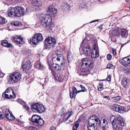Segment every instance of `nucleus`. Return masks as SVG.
I'll return each instance as SVG.
<instances>
[{"label": "nucleus", "instance_id": "nucleus-1", "mask_svg": "<svg viewBox=\"0 0 130 130\" xmlns=\"http://www.w3.org/2000/svg\"><path fill=\"white\" fill-rule=\"evenodd\" d=\"M109 120L114 130H122L125 123L122 117L118 115L112 116L110 117Z\"/></svg>", "mask_w": 130, "mask_h": 130}, {"label": "nucleus", "instance_id": "nucleus-2", "mask_svg": "<svg viewBox=\"0 0 130 130\" xmlns=\"http://www.w3.org/2000/svg\"><path fill=\"white\" fill-rule=\"evenodd\" d=\"M8 11V15L11 17H20L24 15L26 12L23 7L19 6L15 7H9Z\"/></svg>", "mask_w": 130, "mask_h": 130}, {"label": "nucleus", "instance_id": "nucleus-3", "mask_svg": "<svg viewBox=\"0 0 130 130\" xmlns=\"http://www.w3.org/2000/svg\"><path fill=\"white\" fill-rule=\"evenodd\" d=\"M39 19L41 24L45 28L50 26L52 20L51 17L47 14L41 15Z\"/></svg>", "mask_w": 130, "mask_h": 130}, {"label": "nucleus", "instance_id": "nucleus-4", "mask_svg": "<svg viewBox=\"0 0 130 130\" xmlns=\"http://www.w3.org/2000/svg\"><path fill=\"white\" fill-rule=\"evenodd\" d=\"M31 120L33 125L36 126L40 127L44 123L43 119L40 116L36 115L32 116Z\"/></svg>", "mask_w": 130, "mask_h": 130}, {"label": "nucleus", "instance_id": "nucleus-5", "mask_svg": "<svg viewBox=\"0 0 130 130\" xmlns=\"http://www.w3.org/2000/svg\"><path fill=\"white\" fill-rule=\"evenodd\" d=\"M81 66L82 69H84L86 68L92 69L94 66V64L93 62L87 58H85L82 59V60Z\"/></svg>", "mask_w": 130, "mask_h": 130}, {"label": "nucleus", "instance_id": "nucleus-6", "mask_svg": "<svg viewBox=\"0 0 130 130\" xmlns=\"http://www.w3.org/2000/svg\"><path fill=\"white\" fill-rule=\"evenodd\" d=\"M20 78V74L19 72H16L11 74L8 80L9 83L13 84L14 83L18 82Z\"/></svg>", "mask_w": 130, "mask_h": 130}, {"label": "nucleus", "instance_id": "nucleus-7", "mask_svg": "<svg viewBox=\"0 0 130 130\" xmlns=\"http://www.w3.org/2000/svg\"><path fill=\"white\" fill-rule=\"evenodd\" d=\"M52 61L57 63L60 62L62 66L64 65L65 63V59L63 55L61 54H57L53 56Z\"/></svg>", "mask_w": 130, "mask_h": 130}, {"label": "nucleus", "instance_id": "nucleus-8", "mask_svg": "<svg viewBox=\"0 0 130 130\" xmlns=\"http://www.w3.org/2000/svg\"><path fill=\"white\" fill-rule=\"evenodd\" d=\"M56 43V41L53 38H47L45 40L44 46L47 48H52Z\"/></svg>", "mask_w": 130, "mask_h": 130}, {"label": "nucleus", "instance_id": "nucleus-9", "mask_svg": "<svg viewBox=\"0 0 130 130\" xmlns=\"http://www.w3.org/2000/svg\"><path fill=\"white\" fill-rule=\"evenodd\" d=\"M85 40L84 39L83 40L80 47V50L82 49L83 51V53L86 55H88L91 53V49L90 46L87 43H85Z\"/></svg>", "mask_w": 130, "mask_h": 130}, {"label": "nucleus", "instance_id": "nucleus-10", "mask_svg": "<svg viewBox=\"0 0 130 130\" xmlns=\"http://www.w3.org/2000/svg\"><path fill=\"white\" fill-rule=\"evenodd\" d=\"M32 110L34 112H38L41 113L45 110L44 107L42 105L36 104L32 105L31 107Z\"/></svg>", "mask_w": 130, "mask_h": 130}, {"label": "nucleus", "instance_id": "nucleus-11", "mask_svg": "<svg viewBox=\"0 0 130 130\" xmlns=\"http://www.w3.org/2000/svg\"><path fill=\"white\" fill-rule=\"evenodd\" d=\"M99 118L98 117L93 115L91 116L88 119V124L90 125H95V123L96 126L97 122H98Z\"/></svg>", "mask_w": 130, "mask_h": 130}, {"label": "nucleus", "instance_id": "nucleus-12", "mask_svg": "<svg viewBox=\"0 0 130 130\" xmlns=\"http://www.w3.org/2000/svg\"><path fill=\"white\" fill-rule=\"evenodd\" d=\"M51 71L55 79L60 82H62L63 77L62 74L59 73L58 71L55 72L53 70H51Z\"/></svg>", "mask_w": 130, "mask_h": 130}, {"label": "nucleus", "instance_id": "nucleus-13", "mask_svg": "<svg viewBox=\"0 0 130 130\" xmlns=\"http://www.w3.org/2000/svg\"><path fill=\"white\" fill-rule=\"evenodd\" d=\"M112 109L114 111L122 113L125 111L124 107L117 104H115L113 105Z\"/></svg>", "mask_w": 130, "mask_h": 130}, {"label": "nucleus", "instance_id": "nucleus-14", "mask_svg": "<svg viewBox=\"0 0 130 130\" xmlns=\"http://www.w3.org/2000/svg\"><path fill=\"white\" fill-rule=\"evenodd\" d=\"M57 10L55 9L54 6L53 5H51L48 7L46 11L47 14L51 16H54L57 12Z\"/></svg>", "mask_w": 130, "mask_h": 130}, {"label": "nucleus", "instance_id": "nucleus-15", "mask_svg": "<svg viewBox=\"0 0 130 130\" xmlns=\"http://www.w3.org/2000/svg\"><path fill=\"white\" fill-rule=\"evenodd\" d=\"M31 63L30 61L28 60L22 66V69H23V71L26 72L31 68Z\"/></svg>", "mask_w": 130, "mask_h": 130}, {"label": "nucleus", "instance_id": "nucleus-16", "mask_svg": "<svg viewBox=\"0 0 130 130\" xmlns=\"http://www.w3.org/2000/svg\"><path fill=\"white\" fill-rule=\"evenodd\" d=\"M120 62L124 66H126L130 63V55L123 58Z\"/></svg>", "mask_w": 130, "mask_h": 130}, {"label": "nucleus", "instance_id": "nucleus-17", "mask_svg": "<svg viewBox=\"0 0 130 130\" xmlns=\"http://www.w3.org/2000/svg\"><path fill=\"white\" fill-rule=\"evenodd\" d=\"M2 96L5 99H10L15 98L16 97V95L14 93V94H12V93H7L5 92L3 94Z\"/></svg>", "mask_w": 130, "mask_h": 130}, {"label": "nucleus", "instance_id": "nucleus-18", "mask_svg": "<svg viewBox=\"0 0 130 130\" xmlns=\"http://www.w3.org/2000/svg\"><path fill=\"white\" fill-rule=\"evenodd\" d=\"M32 2L33 6L37 9L38 7H39L42 5V3L41 1L38 0H33Z\"/></svg>", "mask_w": 130, "mask_h": 130}, {"label": "nucleus", "instance_id": "nucleus-19", "mask_svg": "<svg viewBox=\"0 0 130 130\" xmlns=\"http://www.w3.org/2000/svg\"><path fill=\"white\" fill-rule=\"evenodd\" d=\"M120 34L122 37L125 38H126L128 35L127 30L124 29L121 30Z\"/></svg>", "mask_w": 130, "mask_h": 130}, {"label": "nucleus", "instance_id": "nucleus-20", "mask_svg": "<svg viewBox=\"0 0 130 130\" xmlns=\"http://www.w3.org/2000/svg\"><path fill=\"white\" fill-rule=\"evenodd\" d=\"M29 42V43H31V41L32 42V44L35 45H36L38 44L39 42L38 40V39L36 38L35 36L32 38L31 40H30V41H28Z\"/></svg>", "mask_w": 130, "mask_h": 130}, {"label": "nucleus", "instance_id": "nucleus-21", "mask_svg": "<svg viewBox=\"0 0 130 130\" xmlns=\"http://www.w3.org/2000/svg\"><path fill=\"white\" fill-rule=\"evenodd\" d=\"M1 44L4 46L8 47H11L12 46V44L8 42V41L6 40L3 41L1 43Z\"/></svg>", "mask_w": 130, "mask_h": 130}, {"label": "nucleus", "instance_id": "nucleus-22", "mask_svg": "<svg viewBox=\"0 0 130 130\" xmlns=\"http://www.w3.org/2000/svg\"><path fill=\"white\" fill-rule=\"evenodd\" d=\"M96 123V126H98L99 125H100L101 124H103L104 123H107V122L106 119L103 118L101 120H99V119L98 122Z\"/></svg>", "mask_w": 130, "mask_h": 130}, {"label": "nucleus", "instance_id": "nucleus-23", "mask_svg": "<svg viewBox=\"0 0 130 130\" xmlns=\"http://www.w3.org/2000/svg\"><path fill=\"white\" fill-rule=\"evenodd\" d=\"M91 57L92 58H98L99 56V52L96 51L95 52L93 51L91 53Z\"/></svg>", "mask_w": 130, "mask_h": 130}, {"label": "nucleus", "instance_id": "nucleus-24", "mask_svg": "<svg viewBox=\"0 0 130 130\" xmlns=\"http://www.w3.org/2000/svg\"><path fill=\"white\" fill-rule=\"evenodd\" d=\"M67 58L68 62H70L73 59L72 54L71 52H68L67 54Z\"/></svg>", "mask_w": 130, "mask_h": 130}, {"label": "nucleus", "instance_id": "nucleus-25", "mask_svg": "<svg viewBox=\"0 0 130 130\" xmlns=\"http://www.w3.org/2000/svg\"><path fill=\"white\" fill-rule=\"evenodd\" d=\"M65 47L64 46L62 45L61 46H58L56 48V51L57 52H62L63 51L65 50Z\"/></svg>", "mask_w": 130, "mask_h": 130}, {"label": "nucleus", "instance_id": "nucleus-26", "mask_svg": "<svg viewBox=\"0 0 130 130\" xmlns=\"http://www.w3.org/2000/svg\"><path fill=\"white\" fill-rule=\"evenodd\" d=\"M39 41L40 42L43 39V38L42 34L41 33H38L35 35Z\"/></svg>", "mask_w": 130, "mask_h": 130}, {"label": "nucleus", "instance_id": "nucleus-27", "mask_svg": "<svg viewBox=\"0 0 130 130\" xmlns=\"http://www.w3.org/2000/svg\"><path fill=\"white\" fill-rule=\"evenodd\" d=\"M71 113L70 112H68L64 115L63 119V121H66L71 116Z\"/></svg>", "mask_w": 130, "mask_h": 130}, {"label": "nucleus", "instance_id": "nucleus-28", "mask_svg": "<svg viewBox=\"0 0 130 130\" xmlns=\"http://www.w3.org/2000/svg\"><path fill=\"white\" fill-rule=\"evenodd\" d=\"M11 24L12 26H20L22 25L21 23L20 22L17 21L12 22Z\"/></svg>", "mask_w": 130, "mask_h": 130}, {"label": "nucleus", "instance_id": "nucleus-29", "mask_svg": "<svg viewBox=\"0 0 130 130\" xmlns=\"http://www.w3.org/2000/svg\"><path fill=\"white\" fill-rule=\"evenodd\" d=\"M99 126L101 127L103 130H106L108 128V123H105H105H104L102 124H101L100 125H99Z\"/></svg>", "mask_w": 130, "mask_h": 130}, {"label": "nucleus", "instance_id": "nucleus-30", "mask_svg": "<svg viewBox=\"0 0 130 130\" xmlns=\"http://www.w3.org/2000/svg\"><path fill=\"white\" fill-rule=\"evenodd\" d=\"M93 50L95 51H97L99 52L98 47L97 45V42H95L93 43Z\"/></svg>", "mask_w": 130, "mask_h": 130}, {"label": "nucleus", "instance_id": "nucleus-31", "mask_svg": "<svg viewBox=\"0 0 130 130\" xmlns=\"http://www.w3.org/2000/svg\"><path fill=\"white\" fill-rule=\"evenodd\" d=\"M19 37L18 35L14 36L11 38V39L13 42L16 43L18 41L17 40ZM18 42H19L18 41ZM19 43H21V42L20 41H19Z\"/></svg>", "mask_w": 130, "mask_h": 130}, {"label": "nucleus", "instance_id": "nucleus-32", "mask_svg": "<svg viewBox=\"0 0 130 130\" xmlns=\"http://www.w3.org/2000/svg\"><path fill=\"white\" fill-rule=\"evenodd\" d=\"M7 22L5 18L0 16V24H3L7 23Z\"/></svg>", "mask_w": 130, "mask_h": 130}, {"label": "nucleus", "instance_id": "nucleus-33", "mask_svg": "<svg viewBox=\"0 0 130 130\" xmlns=\"http://www.w3.org/2000/svg\"><path fill=\"white\" fill-rule=\"evenodd\" d=\"M7 93H11L12 94H14V92L13 89L11 87H9L6 89L5 91Z\"/></svg>", "mask_w": 130, "mask_h": 130}, {"label": "nucleus", "instance_id": "nucleus-34", "mask_svg": "<svg viewBox=\"0 0 130 130\" xmlns=\"http://www.w3.org/2000/svg\"><path fill=\"white\" fill-rule=\"evenodd\" d=\"M62 9H68L70 7V6L65 3H63L61 5Z\"/></svg>", "mask_w": 130, "mask_h": 130}, {"label": "nucleus", "instance_id": "nucleus-35", "mask_svg": "<svg viewBox=\"0 0 130 130\" xmlns=\"http://www.w3.org/2000/svg\"><path fill=\"white\" fill-rule=\"evenodd\" d=\"M95 125H87V130H95Z\"/></svg>", "mask_w": 130, "mask_h": 130}, {"label": "nucleus", "instance_id": "nucleus-36", "mask_svg": "<svg viewBox=\"0 0 130 130\" xmlns=\"http://www.w3.org/2000/svg\"><path fill=\"white\" fill-rule=\"evenodd\" d=\"M79 126V123L78 121H77L74 124V126L73 127L72 130H77V128Z\"/></svg>", "mask_w": 130, "mask_h": 130}, {"label": "nucleus", "instance_id": "nucleus-37", "mask_svg": "<svg viewBox=\"0 0 130 130\" xmlns=\"http://www.w3.org/2000/svg\"><path fill=\"white\" fill-rule=\"evenodd\" d=\"M18 41H20L21 43H19V42L17 41V44H22L24 42L23 38L21 36H19L18 39Z\"/></svg>", "mask_w": 130, "mask_h": 130}, {"label": "nucleus", "instance_id": "nucleus-38", "mask_svg": "<svg viewBox=\"0 0 130 130\" xmlns=\"http://www.w3.org/2000/svg\"><path fill=\"white\" fill-rule=\"evenodd\" d=\"M53 67L55 70L58 71L60 70L61 68V66L56 64L55 66H53Z\"/></svg>", "mask_w": 130, "mask_h": 130}, {"label": "nucleus", "instance_id": "nucleus-39", "mask_svg": "<svg viewBox=\"0 0 130 130\" xmlns=\"http://www.w3.org/2000/svg\"><path fill=\"white\" fill-rule=\"evenodd\" d=\"M8 117L9 120H13L15 119L14 116L11 113H9V117Z\"/></svg>", "mask_w": 130, "mask_h": 130}, {"label": "nucleus", "instance_id": "nucleus-40", "mask_svg": "<svg viewBox=\"0 0 130 130\" xmlns=\"http://www.w3.org/2000/svg\"><path fill=\"white\" fill-rule=\"evenodd\" d=\"M112 99L114 101L116 102L119 101L120 100L121 97L120 96H118L113 97Z\"/></svg>", "mask_w": 130, "mask_h": 130}, {"label": "nucleus", "instance_id": "nucleus-41", "mask_svg": "<svg viewBox=\"0 0 130 130\" xmlns=\"http://www.w3.org/2000/svg\"><path fill=\"white\" fill-rule=\"evenodd\" d=\"M28 130H37V128L32 126H28L27 127Z\"/></svg>", "mask_w": 130, "mask_h": 130}, {"label": "nucleus", "instance_id": "nucleus-42", "mask_svg": "<svg viewBox=\"0 0 130 130\" xmlns=\"http://www.w3.org/2000/svg\"><path fill=\"white\" fill-rule=\"evenodd\" d=\"M127 80L124 79H123L122 82V84L124 86H126L127 85Z\"/></svg>", "mask_w": 130, "mask_h": 130}, {"label": "nucleus", "instance_id": "nucleus-43", "mask_svg": "<svg viewBox=\"0 0 130 130\" xmlns=\"http://www.w3.org/2000/svg\"><path fill=\"white\" fill-rule=\"evenodd\" d=\"M75 93H74L73 92H70V97L71 99H73L76 96Z\"/></svg>", "mask_w": 130, "mask_h": 130}, {"label": "nucleus", "instance_id": "nucleus-44", "mask_svg": "<svg viewBox=\"0 0 130 130\" xmlns=\"http://www.w3.org/2000/svg\"><path fill=\"white\" fill-rule=\"evenodd\" d=\"M5 117V115L4 113L0 112V119Z\"/></svg>", "mask_w": 130, "mask_h": 130}, {"label": "nucleus", "instance_id": "nucleus-45", "mask_svg": "<svg viewBox=\"0 0 130 130\" xmlns=\"http://www.w3.org/2000/svg\"><path fill=\"white\" fill-rule=\"evenodd\" d=\"M39 70H43L44 69V67L42 64L40 63H39Z\"/></svg>", "mask_w": 130, "mask_h": 130}, {"label": "nucleus", "instance_id": "nucleus-46", "mask_svg": "<svg viewBox=\"0 0 130 130\" xmlns=\"http://www.w3.org/2000/svg\"><path fill=\"white\" fill-rule=\"evenodd\" d=\"M12 0H6V3L8 6L12 4Z\"/></svg>", "mask_w": 130, "mask_h": 130}, {"label": "nucleus", "instance_id": "nucleus-47", "mask_svg": "<svg viewBox=\"0 0 130 130\" xmlns=\"http://www.w3.org/2000/svg\"><path fill=\"white\" fill-rule=\"evenodd\" d=\"M72 92L75 94H77V90L76 88L75 87H73L72 88Z\"/></svg>", "mask_w": 130, "mask_h": 130}, {"label": "nucleus", "instance_id": "nucleus-48", "mask_svg": "<svg viewBox=\"0 0 130 130\" xmlns=\"http://www.w3.org/2000/svg\"><path fill=\"white\" fill-rule=\"evenodd\" d=\"M17 122L18 123V124H19L20 125H22L24 123V122H23L22 121L19 119H18V120L17 119Z\"/></svg>", "mask_w": 130, "mask_h": 130}, {"label": "nucleus", "instance_id": "nucleus-49", "mask_svg": "<svg viewBox=\"0 0 130 130\" xmlns=\"http://www.w3.org/2000/svg\"><path fill=\"white\" fill-rule=\"evenodd\" d=\"M86 3L84 2L80 4V6L82 8H85Z\"/></svg>", "mask_w": 130, "mask_h": 130}, {"label": "nucleus", "instance_id": "nucleus-50", "mask_svg": "<svg viewBox=\"0 0 130 130\" xmlns=\"http://www.w3.org/2000/svg\"><path fill=\"white\" fill-rule=\"evenodd\" d=\"M80 87L82 88V92H84L85 91V87L83 86V85H80Z\"/></svg>", "mask_w": 130, "mask_h": 130}, {"label": "nucleus", "instance_id": "nucleus-51", "mask_svg": "<svg viewBox=\"0 0 130 130\" xmlns=\"http://www.w3.org/2000/svg\"><path fill=\"white\" fill-rule=\"evenodd\" d=\"M111 56L110 54H108L107 55V58L108 60H110L111 59Z\"/></svg>", "mask_w": 130, "mask_h": 130}, {"label": "nucleus", "instance_id": "nucleus-52", "mask_svg": "<svg viewBox=\"0 0 130 130\" xmlns=\"http://www.w3.org/2000/svg\"><path fill=\"white\" fill-rule=\"evenodd\" d=\"M23 107H24L25 109L27 110L28 111H29L30 108L26 104H24L23 105Z\"/></svg>", "mask_w": 130, "mask_h": 130}, {"label": "nucleus", "instance_id": "nucleus-53", "mask_svg": "<svg viewBox=\"0 0 130 130\" xmlns=\"http://www.w3.org/2000/svg\"><path fill=\"white\" fill-rule=\"evenodd\" d=\"M9 113H10L9 112V113H7V112L6 111H5V117H6L8 119V117H9Z\"/></svg>", "mask_w": 130, "mask_h": 130}, {"label": "nucleus", "instance_id": "nucleus-54", "mask_svg": "<svg viewBox=\"0 0 130 130\" xmlns=\"http://www.w3.org/2000/svg\"><path fill=\"white\" fill-rule=\"evenodd\" d=\"M111 76L110 75H108L107 77L106 78V80L108 81H110L111 80Z\"/></svg>", "mask_w": 130, "mask_h": 130}, {"label": "nucleus", "instance_id": "nucleus-55", "mask_svg": "<svg viewBox=\"0 0 130 130\" xmlns=\"http://www.w3.org/2000/svg\"><path fill=\"white\" fill-rule=\"evenodd\" d=\"M112 53L114 56H115L116 55V50L113 49H112Z\"/></svg>", "mask_w": 130, "mask_h": 130}, {"label": "nucleus", "instance_id": "nucleus-56", "mask_svg": "<svg viewBox=\"0 0 130 130\" xmlns=\"http://www.w3.org/2000/svg\"><path fill=\"white\" fill-rule=\"evenodd\" d=\"M125 72L128 74H130V68L126 69L125 70Z\"/></svg>", "mask_w": 130, "mask_h": 130}, {"label": "nucleus", "instance_id": "nucleus-57", "mask_svg": "<svg viewBox=\"0 0 130 130\" xmlns=\"http://www.w3.org/2000/svg\"><path fill=\"white\" fill-rule=\"evenodd\" d=\"M113 66V65L112 64H109L107 66V68L109 69L111 68Z\"/></svg>", "mask_w": 130, "mask_h": 130}, {"label": "nucleus", "instance_id": "nucleus-58", "mask_svg": "<svg viewBox=\"0 0 130 130\" xmlns=\"http://www.w3.org/2000/svg\"><path fill=\"white\" fill-rule=\"evenodd\" d=\"M26 55H28L30 53L31 51L30 50H26Z\"/></svg>", "mask_w": 130, "mask_h": 130}, {"label": "nucleus", "instance_id": "nucleus-59", "mask_svg": "<svg viewBox=\"0 0 130 130\" xmlns=\"http://www.w3.org/2000/svg\"><path fill=\"white\" fill-rule=\"evenodd\" d=\"M103 98H107L108 100H110V98L109 96H103Z\"/></svg>", "mask_w": 130, "mask_h": 130}, {"label": "nucleus", "instance_id": "nucleus-60", "mask_svg": "<svg viewBox=\"0 0 130 130\" xmlns=\"http://www.w3.org/2000/svg\"><path fill=\"white\" fill-rule=\"evenodd\" d=\"M103 86H100L99 87L98 89L99 91H101V90H102L103 89Z\"/></svg>", "mask_w": 130, "mask_h": 130}, {"label": "nucleus", "instance_id": "nucleus-61", "mask_svg": "<svg viewBox=\"0 0 130 130\" xmlns=\"http://www.w3.org/2000/svg\"><path fill=\"white\" fill-rule=\"evenodd\" d=\"M49 130H56V129L54 127H51Z\"/></svg>", "mask_w": 130, "mask_h": 130}, {"label": "nucleus", "instance_id": "nucleus-62", "mask_svg": "<svg viewBox=\"0 0 130 130\" xmlns=\"http://www.w3.org/2000/svg\"><path fill=\"white\" fill-rule=\"evenodd\" d=\"M98 21H99V20H94L91 21L90 22V23H92L94 22H95Z\"/></svg>", "mask_w": 130, "mask_h": 130}, {"label": "nucleus", "instance_id": "nucleus-63", "mask_svg": "<svg viewBox=\"0 0 130 130\" xmlns=\"http://www.w3.org/2000/svg\"><path fill=\"white\" fill-rule=\"evenodd\" d=\"M98 27L99 28H101L102 27V25H101L100 26H98Z\"/></svg>", "mask_w": 130, "mask_h": 130}, {"label": "nucleus", "instance_id": "nucleus-64", "mask_svg": "<svg viewBox=\"0 0 130 130\" xmlns=\"http://www.w3.org/2000/svg\"><path fill=\"white\" fill-rule=\"evenodd\" d=\"M99 86H103V84L102 83H100L99 84Z\"/></svg>", "mask_w": 130, "mask_h": 130}]
</instances>
